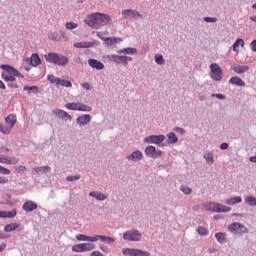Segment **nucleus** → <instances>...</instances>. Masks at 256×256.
<instances>
[{"label": "nucleus", "mask_w": 256, "mask_h": 256, "mask_svg": "<svg viewBox=\"0 0 256 256\" xmlns=\"http://www.w3.org/2000/svg\"><path fill=\"white\" fill-rule=\"evenodd\" d=\"M88 65L92 67V69H97V71H101L105 69V64H103L101 61L97 59L90 58L88 60Z\"/></svg>", "instance_id": "obj_16"}, {"label": "nucleus", "mask_w": 256, "mask_h": 256, "mask_svg": "<svg viewBox=\"0 0 256 256\" xmlns=\"http://www.w3.org/2000/svg\"><path fill=\"white\" fill-rule=\"evenodd\" d=\"M1 153H9V148L2 146L1 147Z\"/></svg>", "instance_id": "obj_63"}, {"label": "nucleus", "mask_w": 256, "mask_h": 256, "mask_svg": "<svg viewBox=\"0 0 256 256\" xmlns=\"http://www.w3.org/2000/svg\"><path fill=\"white\" fill-rule=\"evenodd\" d=\"M155 62L157 65H165V58H163V55L161 54H156L154 56Z\"/></svg>", "instance_id": "obj_39"}, {"label": "nucleus", "mask_w": 256, "mask_h": 256, "mask_svg": "<svg viewBox=\"0 0 256 256\" xmlns=\"http://www.w3.org/2000/svg\"><path fill=\"white\" fill-rule=\"evenodd\" d=\"M0 174L1 175H11V170H9L3 166H0Z\"/></svg>", "instance_id": "obj_51"}, {"label": "nucleus", "mask_w": 256, "mask_h": 256, "mask_svg": "<svg viewBox=\"0 0 256 256\" xmlns=\"http://www.w3.org/2000/svg\"><path fill=\"white\" fill-rule=\"evenodd\" d=\"M8 87H9L10 89H17V88L19 87V85L15 84V83H9V84H8Z\"/></svg>", "instance_id": "obj_61"}, {"label": "nucleus", "mask_w": 256, "mask_h": 256, "mask_svg": "<svg viewBox=\"0 0 256 256\" xmlns=\"http://www.w3.org/2000/svg\"><path fill=\"white\" fill-rule=\"evenodd\" d=\"M112 21L111 16L108 14L96 12L88 16V18L84 20V23L92 27V29H101V27H105V25H111Z\"/></svg>", "instance_id": "obj_1"}, {"label": "nucleus", "mask_w": 256, "mask_h": 256, "mask_svg": "<svg viewBox=\"0 0 256 256\" xmlns=\"http://www.w3.org/2000/svg\"><path fill=\"white\" fill-rule=\"evenodd\" d=\"M215 238L221 245H223V243H227V238L225 237V233L223 232L216 233Z\"/></svg>", "instance_id": "obj_32"}, {"label": "nucleus", "mask_w": 256, "mask_h": 256, "mask_svg": "<svg viewBox=\"0 0 256 256\" xmlns=\"http://www.w3.org/2000/svg\"><path fill=\"white\" fill-rule=\"evenodd\" d=\"M206 211H213L214 213H229L231 211V207L224 206L220 203L209 202L204 205Z\"/></svg>", "instance_id": "obj_4"}, {"label": "nucleus", "mask_w": 256, "mask_h": 256, "mask_svg": "<svg viewBox=\"0 0 256 256\" xmlns=\"http://www.w3.org/2000/svg\"><path fill=\"white\" fill-rule=\"evenodd\" d=\"M249 161H250L251 163H256V156H251V157L249 158Z\"/></svg>", "instance_id": "obj_64"}, {"label": "nucleus", "mask_w": 256, "mask_h": 256, "mask_svg": "<svg viewBox=\"0 0 256 256\" xmlns=\"http://www.w3.org/2000/svg\"><path fill=\"white\" fill-rule=\"evenodd\" d=\"M165 141V135H150L144 139V143H153L154 145H161Z\"/></svg>", "instance_id": "obj_13"}, {"label": "nucleus", "mask_w": 256, "mask_h": 256, "mask_svg": "<svg viewBox=\"0 0 256 256\" xmlns=\"http://www.w3.org/2000/svg\"><path fill=\"white\" fill-rule=\"evenodd\" d=\"M228 231L234 235H239L240 237L249 233V229L239 222H233L232 224L228 225Z\"/></svg>", "instance_id": "obj_5"}, {"label": "nucleus", "mask_w": 256, "mask_h": 256, "mask_svg": "<svg viewBox=\"0 0 256 256\" xmlns=\"http://www.w3.org/2000/svg\"><path fill=\"white\" fill-rule=\"evenodd\" d=\"M127 161H134V162H139L142 161L143 159V152L140 150H136L132 152L130 155L126 156Z\"/></svg>", "instance_id": "obj_15"}, {"label": "nucleus", "mask_w": 256, "mask_h": 256, "mask_svg": "<svg viewBox=\"0 0 256 256\" xmlns=\"http://www.w3.org/2000/svg\"><path fill=\"white\" fill-rule=\"evenodd\" d=\"M34 171L37 175H39V173H47V172L51 171V167H49V166L36 167V168H34Z\"/></svg>", "instance_id": "obj_34"}, {"label": "nucleus", "mask_w": 256, "mask_h": 256, "mask_svg": "<svg viewBox=\"0 0 256 256\" xmlns=\"http://www.w3.org/2000/svg\"><path fill=\"white\" fill-rule=\"evenodd\" d=\"M123 19H143V14L137 10L125 9L122 11Z\"/></svg>", "instance_id": "obj_11"}, {"label": "nucleus", "mask_w": 256, "mask_h": 256, "mask_svg": "<svg viewBox=\"0 0 256 256\" xmlns=\"http://www.w3.org/2000/svg\"><path fill=\"white\" fill-rule=\"evenodd\" d=\"M102 241V243H108V245H113L115 243V238L103 235H96V241Z\"/></svg>", "instance_id": "obj_24"}, {"label": "nucleus", "mask_w": 256, "mask_h": 256, "mask_svg": "<svg viewBox=\"0 0 256 256\" xmlns=\"http://www.w3.org/2000/svg\"><path fill=\"white\" fill-rule=\"evenodd\" d=\"M241 201H243V199L241 197L235 196V197L227 199L226 205H237V203H241Z\"/></svg>", "instance_id": "obj_30"}, {"label": "nucleus", "mask_w": 256, "mask_h": 256, "mask_svg": "<svg viewBox=\"0 0 256 256\" xmlns=\"http://www.w3.org/2000/svg\"><path fill=\"white\" fill-rule=\"evenodd\" d=\"M210 77L213 81H221L223 79V70L217 63L210 65Z\"/></svg>", "instance_id": "obj_7"}, {"label": "nucleus", "mask_w": 256, "mask_h": 256, "mask_svg": "<svg viewBox=\"0 0 256 256\" xmlns=\"http://www.w3.org/2000/svg\"><path fill=\"white\" fill-rule=\"evenodd\" d=\"M23 211H26V213H31L32 211H35L37 209V203L33 201H26L22 206Z\"/></svg>", "instance_id": "obj_18"}, {"label": "nucleus", "mask_w": 256, "mask_h": 256, "mask_svg": "<svg viewBox=\"0 0 256 256\" xmlns=\"http://www.w3.org/2000/svg\"><path fill=\"white\" fill-rule=\"evenodd\" d=\"M66 29H69L70 31L73 29H77L78 25L75 22H67L65 24Z\"/></svg>", "instance_id": "obj_47"}, {"label": "nucleus", "mask_w": 256, "mask_h": 256, "mask_svg": "<svg viewBox=\"0 0 256 256\" xmlns=\"http://www.w3.org/2000/svg\"><path fill=\"white\" fill-rule=\"evenodd\" d=\"M0 68L3 69L1 79H3L6 83H15V81H17L15 77H20L21 79L25 78V76L21 74L19 70L9 64H2L0 65Z\"/></svg>", "instance_id": "obj_2"}, {"label": "nucleus", "mask_w": 256, "mask_h": 256, "mask_svg": "<svg viewBox=\"0 0 256 256\" xmlns=\"http://www.w3.org/2000/svg\"><path fill=\"white\" fill-rule=\"evenodd\" d=\"M53 113H54V115L59 117V119H65V115H67V112H65V110H61V109H55V110H53Z\"/></svg>", "instance_id": "obj_37"}, {"label": "nucleus", "mask_w": 256, "mask_h": 256, "mask_svg": "<svg viewBox=\"0 0 256 256\" xmlns=\"http://www.w3.org/2000/svg\"><path fill=\"white\" fill-rule=\"evenodd\" d=\"M0 218L1 219H7V211H1L0 210Z\"/></svg>", "instance_id": "obj_58"}, {"label": "nucleus", "mask_w": 256, "mask_h": 256, "mask_svg": "<svg viewBox=\"0 0 256 256\" xmlns=\"http://www.w3.org/2000/svg\"><path fill=\"white\" fill-rule=\"evenodd\" d=\"M0 131L4 135H9V133H11V128H9L8 126L3 125V123L0 122Z\"/></svg>", "instance_id": "obj_42"}, {"label": "nucleus", "mask_w": 256, "mask_h": 256, "mask_svg": "<svg viewBox=\"0 0 256 256\" xmlns=\"http://www.w3.org/2000/svg\"><path fill=\"white\" fill-rule=\"evenodd\" d=\"M65 36V32L62 30H59V32H49L48 38H50L52 41H61V37Z\"/></svg>", "instance_id": "obj_20"}, {"label": "nucleus", "mask_w": 256, "mask_h": 256, "mask_svg": "<svg viewBox=\"0 0 256 256\" xmlns=\"http://www.w3.org/2000/svg\"><path fill=\"white\" fill-rule=\"evenodd\" d=\"M93 249H95V244L92 243H81L72 246L74 253H84L85 251H93Z\"/></svg>", "instance_id": "obj_9"}, {"label": "nucleus", "mask_w": 256, "mask_h": 256, "mask_svg": "<svg viewBox=\"0 0 256 256\" xmlns=\"http://www.w3.org/2000/svg\"><path fill=\"white\" fill-rule=\"evenodd\" d=\"M74 47H77L78 49H83V42L75 43Z\"/></svg>", "instance_id": "obj_62"}, {"label": "nucleus", "mask_w": 256, "mask_h": 256, "mask_svg": "<svg viewBox=\"0 0 256 256\" xmlns=\"http://www.w3.org/2000/svg\"><path fill=\"white\" fill-rule=\"evenodd\" d=\"M65 107L66 109H70V111H78L79 103H67Z\"/></svg>", "instance_id": "obj_40"}, {"label": "nucleus", "mask_w": 256, "mask_h": 256, "mask_svg": "<svg viewBox=\"0 0 256 256\" xmlns=\"http://www.w3.org/2000/svg\"><path fill=\"white\" fill-rule=\"evenodd\" d=\"M198 235H202L205 236L209 233V231L207 230V228L203 227V226H198V228L196 229Z\"/></svg>", "instance_id": "obj_44"}, {"label": "nucleus", "mask_w": 256, "mask_h": 256, "mask_svg": "<svg viewBox=\"0 0 256 256\" xmlns=\"http://www.w3.org/2000/svg\"><path fill=\"white\" fill-rule=\"evenodd\" d=\"M123 255L129 256H151V254L147 251L135 249V248H124L122 249Z\"/></svg>", "instance_id": "obj_10"}, {"label": "nucleus", "mask_w": 256, "mask_h": 256, "mask_svg": "<svg viewBox=\"0 0 256 256\" xmlns=\"http://www.w3.org/2000/svg\"><path fill=\"white\" fill-rule=\"evenodd\" d=\"M77 241H88L89 243H95L97 241V235L95 236H87L85 234L76 235Z\"/></svg>", "instance_id": "obj_19"}, {"label": "nucleus", "mask_w": 256, "mask_h": 256, "mask_svg": "<svg viewBox=\"0 0 256 256\" xmlns=\"http://www.w3.org/2000/svg\"><path fill=\"white\" fill-rule=\"evenodd\" d=\"M78 111L89 113V112L93 111V108H91V106H89V105L78 102Z\"/></svg>", "instance_id": "obj_31"}, {"label": "nucleus", "mask_w": 256, "mask_h": 256, "mask_svg": "<svg viewBox=\"0 0 256 256\" xmlns=\"http://www.w3.org/2000/svg\"><path fill=\"white\" fill-rule=\"evenodd\" d=\"M7 159H8L7 156L0 155V163H7Z\"/></svg>", "instance_id": "obj_59"}, {"label": "nucleus", "mask_w": 256, "mask_h": 256, "mask_svg": "<svg viewBox=\"0 0 256 256\" xmlns=\"http://www.w3.org/2000/svg\"><path fill=\"white\" fill-rule=\"evenodd\" d=\"M17 163H19V159H17L15 156L7 158V165H17Z\"/></svg>", "instance_id": "obj_45"}, {"label": "nucleus", "mask_w": 256, "mask_h": 256, "mask_svg": "<svg viewBox=\"0 0 256 256\" xmlns=\"http://www.w3.org/2000/svg\"><path fill=\"white\" fill-rule=\"evenodd\" d=\"M47 79L50 81V83H55V85H57V79L59 78L55 77L53 74H50L47 76Z\"/></svg>", "instance_id": "obj_52"}, {"label": "nucleus", "mask_w": 256, "mask_h": 256, "mask_svg": "<svg viewBox=\"0 0 256 256\" xmlns=\"http://www.w3.org/2000/svg\"><path fill=\"white\" fill-rule=\"evenodd\" d=\"M102 41H104L108 47H111L112 45H117V43H121L123 39L117 37H106L102 38Z\"/></svg>", "instance_id": "obj_21"}, {"label": "nucleus", "mask_w": 256, "mask_h": 256, "mask_svg": "<svg viewBox=\"0 0 256 256\" xmlns=\"http://www.w3.org/2000/svg\"><path fill=\"white\" fill-rule=\"evenodd\" d=\"M220 149L222 151H225V149H229V144L227 142H224L220 145Z\"/></svg>", "instance_id": "obj_57"}, {"label": "nucleus", "mask_w": 256, "mask_h": 256, "mask_svg": "<svg viewBox=\"0 0 256 256\" xmlns=\"http://www.w3.org/2000/svg\"><path fill=\"white\" fill-rule=\"evenodd\" d=\"M24 91H28V93H31V91H39V87H37V86H24Z\"/></svg>", "instance_id": "obj_48"}, {"label": "nucleus", "mask_w": 256, "mask_h": 256, "mask_svg": "<svg viewBox=\"0 0 256 256\" xmlns=\"http://www.w3.org/2000/svg\"><path fill=\"white\" fill-rule=\"evenodd\" d=\"M232 70L234 71V73H245L246 71L249 70V66H241V65H236L232 67Z\"/></svg>", "instance_id": "obj_28"}, {"label": "nucleus", "mask_w": 256, "mask_h": 256, "mask_svg": "<svg viewBox=\"0 0 256 256\" xmlns=\"http://www.w3.org/2000/svg\"><path fill=\"white\" fill-rule=\"evenodd\" d=\"M180 191H182L184 195H191L193 193V189H191L189 186H181Z\"/></svg>", "instance_id": "obj_43"}, {"label": "nucleus", "mask_w": 256, "mask_h": 256, "mask_svg": "<svg viewBox=\"0 0 256 256\" xmlns=\"http://www.w3.org/2000/svg\"><path fill=\"white\" fill-rule=\"evenodd\" d=\"M145 154L147 157H151L152 159H157L163 155V151L157 150L155 146H147L145 148Z\"/></svg>", "instance_id": "obj_12"}, {"label": "nucleus", "mask_w": 256, "mask_h": 256, "mask_svg": "<svg viewBox=\"0 0 256 256\" xmlns=\"http://www.w3.org/2000/svg\"><path fill=\"white\" fill-rule=\"evenodd\" d=\"M57 87H73V84L69 80H63L61 78H56Z\"/></svg>", "instance_id": "obj_27"}, {"label": "nucleus", "mask_w": 256, "mask_h": 256, "mask_svg": "<svg viewBox=\"0 0 256 256\" xmlns=\"http://www.w3.org/2000/svg\"><path fill=\"white\" fill-rule=\"evenodd\" d=\"M76 123H77V125H79V127H85V125H88V123H91V115L83 114V115L79 116L76 119Z\"/></svg>", "instance_id": "obj_14"}, {"label": "nucleus", "mask_w": 256, "mask_h": 256, "mask_svg": "<svg viewBox=\"0 0 256 256\" xmlns=\"http://www.w3.org/2000/svg\"><path fill=\"white\" fill-rule=\"evenodd\" d=\"M26 63H29L32 67H37L38 65H41V58L39 57V54L34 53L31 58H26Z\"/></svg>", "instance_id": "obj_17"}, {"label": "nucleus", "mask_w": 256, "mask_h": 256, "mask_svg": "<svg viewBox=\"0 0 256 256\" xmlns=\"http://www.w3.org/2000/svg\"><path fill=\"white\" fill-rule=\"evenodd\" d=\"M204 159H206L207 163H209V165H212V163L215 162V160L213 159V152H207L204 154Z\"/></svg>", "instance_id": "obj_38"}, {"label": "nucleus", "mask_w": 256, "mask_h": 256, "mask_svg": "<svg viewBox=\"0 0 256 256\" xmlns=\"http://www.w3.org/2000/svg\"><path fill=\"white\" fill-rule=\"evenodd\" d=\"M212 97H216V99H220L221 101H225L226 97L223 94H212Z\"/></svg>", "instance_id": "obj_53"}, {"label": "nucleus", "mask_w": 256, "mask_h": 256, "mask_svg": "<svg viewBox=\"0 0 256 256\" xmlns=\"http://www.w3.org/2000/svg\"><path fill=\"white\" fill-rule=\"evenodd\" d=\"M203 21H205V23H217V18L216 17H204Z\"/></svg>", "instance_id": "obj_50"}, {"label": "nucleus", "mask_w": 256, "mask_h": 256, "mask_svg": "<svg viewBox=\"0 0 256 256\" xmlns=\"http://www.w3.org/2000/svg\"><path fill=\"white\" fill-rule=\"evenodd\" d=\"M245 203L250 205V207H256V198L254 196H247L245 198Z\"/></svg>", "instance_id": "obj_36"}, {"label": "nucleus", "mask_w": 256, "mask_h": 256, "mask_svg": "<svg viewBox=\"0 0 256 256\" xmlns=\"http://www.w3.org/2000/svg\"><path fill=\"white\" fill-rule=\"evenodd\" d=\"M6 183H9V179L0 176V185H5Z\"/></svg>", "instance_id": "obj_56"}, {"label": "nucleus", "mask_w": 256, "mask_h": 256, "mask_svg": "<svg viewBox=\"0 0 256 256\" xmlns=\"http://www.w3.org/2000/svg\"><path fill=\"white\" fill-rule=\"evenodd\" d=\"M10 131L15 127L17 123V116L15 114H9L5 119Z\"/></svg>", "instance_id": "obj_22"}, {"label": "nucleus", "mask_w": 256, "mask_h": 256, "mask_svg": "<svg viewBox=\"0 0 256 256\" xmlns=\"http://www.w3.org/2000/svg\"><path fill=\"white\" fill-rule=\"evenodd\" d=\"M168 143L175 144L177 141H179V138L174 132H170L168 135Z\"/></svg>", "instance_id": "obj_35"}, {"label": "nucleus", "mask_w": 256, "mask_h": 256, "mask_svg": "<svg viewBox=\"0 0 256 256\" xmlns=\"http://www.w3.org/2000/svg\"><path fill=\"white\" fill-rule=\"evenodd\" d=\"M174 131H176V133H180V135H185V129L181 127L174 128Z\"/></svg>", "instance_id": "obj_54"}, {"label": "nucleus", "mask_w": 256, "mask_h": 256, "mask_svg": "<svg viewBox=\"0 0 256 256\" xmlns=\"http://www.w3.org/2000/svg\"><path fill=\"white\" fill-rule=\"evenodd\" d=\"M106 58L110 63H115L116 65H124V67H127L129 61H133V58L131 56H120L117 54L107 55Z\"/></svg>", "instance_id": "obj_6"}, {"label": "nucleus", "mask_w": 256, "mask_h": 256, "mask_svg": "<svg viewBox=\"0 0 256 256\" xmlns=\"http://www.w3.org/2000/svg\"><path fill=\"white\" fill-rule=\"evenodd\" d=\"M16 229H19V225L15 223L8 224L4 227L5 233H11V231H16Z\"/></svg>", "instance_id": "obj_33"}, {"label": "nucleus", "mask_w": 256, "mask_h": 256, "mask_svg": "<svg viewBox=\"0 0 256 256\" xmlns=\"http://www.w3.org/2000/svg\"><path fill=\"white\" fill-rule=\"evenodd\" d=\"M118 55H137V48H123L117 51Z\"/></svg>", "instance_id": "obj_23"}, {"label": "nucleus", "mask_w": 256, "mask_h": 256, "mask_svg": "<svg viewBox=\"0 0 256 256\" xmlns=\"http://www.w3.org/2000/svg\"><path fill=\"white\" fill-rule=\"evenodd\" d=\"M79 179H81V175L77 174L75 176H68L66 178V181H69V182H71V181H79Z\"/></svg>", "instance_id": "obj_49"}, {"label": "nucleus", "mask_w": 256, "mask_h": 256, "mask_svg": "<svg viewBox=\"0 0 256 256\" xmlns=\"http://www.w3.org/2000/svg\"><path fill=\"white\" fill-rule=\"evenodd\" d=\"M94 45H99V41L94 40L92 42H83V49H89L93 47Z\"/></svg>", "instance_id": "obj_41"}, {"label": "nucleus", "mask_w": 256, "mask_h": 256, "mask_svg": "<svg viewBox=\"0 0 256 256\" xmlns=\"http://www.w3.org/2000/svg\"><path fill=\"white\" fill-rule=\"evenodd\" d=\"M90 197H94L97 201H105L107 199V195L103 194L102 192L92 191L89 193Z\"/></svg>", "instance_id": "obj_25"}, {"label": "nucleus", "mask_w": 256, "mask_h": 256, "mask_svg": "<svg viewBox=\"0 0 256 256\" xmlns=\"http://www.w3.org/2000/svg\"><path fill=\"white\" fill-rule=\"evenodd\" d=\"M239 47H245V41L238 38L233 44V51L239 52Z\"/></svg>", "instance_id": "obj_29"}, {"label": "nucleus", "mask_w": 256, "mask_h": 256, "mask_svg": "<svg viewBox=\"0 0 256 256\" xmlns=\"http://www.w3.org/2000/svg\"><path fill=\"white\" fill-rule=\"evenodd\" d=\"M82 87H83V89H86V91H89L91 89V86L87 82L83 83Z\"/></svg>", "instance_id": "obj_60"}, {"label": "nucleus", "mask_w": 256, "mask_h": 256, "mask_svg": "<svg viewBox=\"0 0 256 256\" xmlns=\"http://www.w3.org/2000/svg\"><path fill=\"white\" fill-rule=\"evenodd\" d=\"M142 234L139 230H128L123 234L124 241H141Z\"/></svg>", "instance_id": "obj_8"}, {"label": "nucleus", "mask_w": 256, "mask_h": 256, "mask_svg": "<svg viewBox=\"0 0 256 256\" xmlns=\"http://www.w3.org/2000/svg\"><path fill=\"white\" fill-rule=\"evenodd\" d=\"M47 63H52L53 65H58V67H65L69 64V57L59 54L57 52H50L44 55Z\"/></svg>", "instance_id": "obj_3"}, {"label": "nucleus", "mask_w": 256, "mask_h": 256, "mask_svg": "<svg viewBox=\"0 0 256 256\" xmlns=\"http://www.w3.org/2000/svg\"><path fill=\"white\" fill-rule=\"evenodd\" d=\"M250 47L254 53H256V39L250 43Z\"/></svg>", "instance_id": "obj_55"}, {"label": "nucleus", "mask_w": 256, "mask_h": 256, "mask_svg": "<svg viewBox=\"0 0 256 256\" xmlns=\"http://www.w3.org/2000/svg\"><path fill=\"white\" fill-rule=\"evenodd\" d=\"M13 217H17V210L14 209L12 211H6V219H13Z\"/></svg>", "instance_id": "obj_46"}, {"label": "nucleus", "mask_w": 256, "mask_h": 256, "mask_svg": "<svg viewBox=\"0 0 256 256\" xmlns=\"http://www.w3.org/2000/svg\"><path fill=\"white\" fill-rule=\"evenodd\" d=\"M229 83H231V85H236L237 87H245V82L237 76L231 77Z\"/></svg>", "instance_id": "obj_26"}]
</instances>
